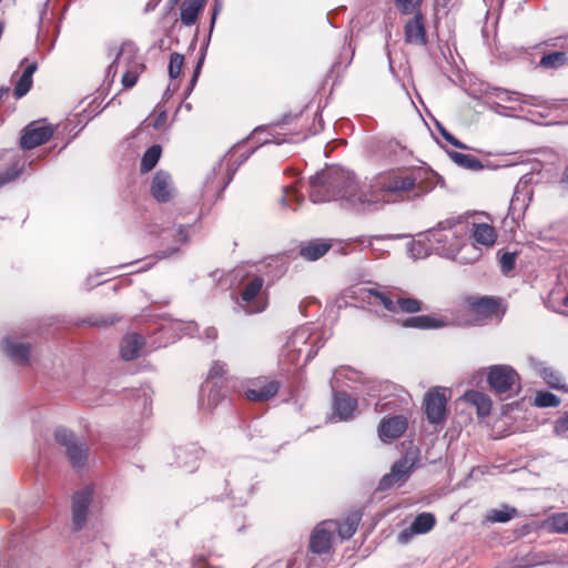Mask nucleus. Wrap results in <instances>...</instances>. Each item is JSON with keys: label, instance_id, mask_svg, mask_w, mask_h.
<instances>
[{"label": "nucleus", "instance_id": "37998d69", "mask_svg": "<svg viewBox=\"0 0 568 568\" xmlns=\"http://www.w3.org/2000/svg\"><path fill=\"white\" fill-rule=\"evenodd\" d=\"M184 57L180 53H172L169 63V74L172 79H176L182 70Z\"/></svg>", "mask_w": 568, "mask_h": 568}, {"label": "nucleus", "instance_id": "8fccbe9b", "mask_svg": "<svg viewBox=\"0 0 568 568\" xmlns=\"http://www.w3.org/2000/svg\"><path fill=\"white\" fill-rule=\"evenodd\" d=\"M372 293L381 302V304H383V306L387 311L393 312V313L397 312V300L393 301L390 297H388L387 295L379 293V292H372Z\"/></svg>", "mask_w": 568, "mask_h": 568}, {"label": "nucleus", "instance_id": "f8f14e48", "mask_svg": "<svg viewBox=\"0 0 568 568\" xmlns=\"http://www.w3.org/2000/svg\"><path fill=\"white\" fill-rule=\"evenodd\" d=\"M172 454V465L186 473H193L203 456V449L196 443H190L174 447Z\"/></svg>", "mask_w": 568, "mask_h": 568}, {"label": "nucleus", "instance_id": "2eb2a0df", "mask_svg": "<svg viewBox=\"0 0 568 568\" xmlns=\"http://www.w3.org/2000/svg\"><path fill=\"white\" fill-rule=\"evenodd\" d=\"M53 134V129L42 122H32L24 130L21 136L23 149H34L47 142Z\"/></svg>", "mask_w": 568, "mask_h": 568}, {"label": "nucleus", "instance_id": "5701e85b", "mask_svg": "<svg viewBox=\"0 0 568 568\" xmlns=\"http://www.w3.org/2000/svg\"><path fill=\"white\" fill-rule=\"evenodd\" d=\"M417 463V457H409L406 455L392 465L389 473L398 480V483H404L410 477Z\"/></svg>", "mask_w": 568, "mask_h": 568}, {"label": "nucleus", "instance_id": "412c9836", "mask_svg": "<svg viewBox=\"0 0 568 568\" xmlns=\"http://www.w3.org/2000/svg\"><path fill=\"white\" fill-rule=\"evenodd\" d=\"M464 399L468 404L474 405L476 407L477 414L481 418L487 417L491 412V404H493L491 399L485 393H481V392L475 390V389H470L464 394Z\"/></svg>", "mask_w": 568, "mask_h": 568}, {"label": "nucleus", "instance_id": "dca6fc26", "mask_svg": "<svg viewBox=\"0 0 568 568\" xmlns=\"http://www.w3.org/2000/svg\"><path fill=\"white\" fill-rule=\"evenodd\" d=\"M408 420L403 415L384 417L378 425V436L384 443H390L400 437L407 429Z\"/></svg>", "mask_w": 568, "mask_h": 568}, {"label": "nucleus", "instance_id": "e433bc0d", "mask_svg": "<svg viewBox=\"0 0 568 568\" xmlns=\"http://www.w3.org/2000/svg\"><path fill=\"white\" fill-rule=\"evenodd\" d=\"M567 61H568V58L565 52H552V53L545 54L540 59L539 64H540V67H542L545 69H557V68L565 65L567 63Z\"/></svg>", "mask_w": 568, "mask_h": 568}, {"label": "nucleus", "instance_id": "338daca9", "mask_svg": "<svg viewBox=\"0 0 568 568\" xmlns=\"http://www.w3.org/2000/svg\"><path fill=\"white\" fill-rule=\"evenodd\" d=\"M8 92V89H1L0 90V98L2 97L3 93H7Z\"/></svg>", "mask_w": 568, "mask_h": 568}, {"label": "nucleus", "instance_id": "f704fd0d", "mask_svg": "<svg viewBox=\"0 0 568 568\" xmlns=\"http://www.w3.org/2000/svg\"><path fill=\"white\" fill-rule=\"evenodd\" d=\"M561 403L560 398L551 392L540 390L536 393L534 405L540 408L557 407Z\"/></svg>", "mask_w": 568, "mask_h": 568}, {"label": "nucleus", "instance_id": "1a4fd4ad", "mask_svg": "<svg viewBox=\"0 0 568 568\" xmlns=\"http://www.w3.org/2000/svg\"><path fill=\"white\" fill-rule=\"evenodd\" d=\"M93 496L94 489L92 486H85L73 493L71 498V525L73 531H80L87 526Z\"/></svg>", "mask_w": 568, "mask_h": 568}, {"label": "nucleus", "instance_id": "ddd939ff", "mask_svg": "<svg viewBox=\"0 0 568 568\" xmlns=\"http://www.w3.org/2000/svg\"><path fill=\"white\" fill-rule=\"evenodd\" d=\"M316 341H318V337L313 336L307 327H298L288 337L285 349L287 354L316 355L318 352V348H315Z\"/></svg>", "mask_w": 568, "mask_h": 568}, {"label": "nucleus", "instance_id": "c9c22d12", "mask_svg": "<svg viewBox=\"0 0 568 568\" xmlns=\"http://www.w3.org/2000/svg\"><path fill=\"white\" fill-rule=\"evenodd\" d=\"M161 156V146L160 145H152L149 148L142 160H141V170L143 172L151 171L158 163L159 159Z\"/></svg>", "mask_w": 568, "mask_h": 568}, {"label": "nucleus", "instance_id": "423d86ee", "mask_svg": "<svg viewBox=\"0 0 568 568\" xmlns=\"http://www.w3.org/2000/svg\"><path fill=\"white\" fill-rule=\"evenodd\" d=\"M336 520H323L311 531L308 551L315 556H332L336 535Z\"/></svg>", "mask_w": 568, "mask_h": 568}, {"label": "nucleus", "instance_id": "cd10ccee", "mask_svg": "<svg viewBox=\"0 0 568 568\" xmlns=\"http://www.w3.org/2000/svg\"><path fill=\"white\" fill-rule=\"evenodd\" d=\"M145 338L138 333L126 334L121 342L120 355H136L143 349Z\"/></svg>", "mask_w": 568, "mask_h": 568}, {"label": "nucleus", "instance_id": "20e7f679", "mask_svg": "<svg viewBox=\"0 0 568 568\" xmlns=\"http://www.w3.org/2000/svg\"><path fill=\"white\" fill-rule=\"evenodd\" d=\"M253 477L254 471L251 467V463H245V465L242 466L236 465L229 473V476L225 479L227 496L234 500L236 505H243L246 503V499L253 488Z\"/></svg>", "mask_w": 568, "mask_h": 568}, {"label": "nucleus", "instance_id": "a18cd8bd", "mask_svg": "<svg viewBox=\"0 0 568 568\" xmlns=\"http://www.w3.org/2000/svg\"><path fill=\"white\" fill-rule=\"evenodd\" d=\"M554 531L559 534H568V514L562 513L555 515L551 519Z\"/></svg>", "mask_w": 568, "mask_h": 568}, {"label": "nucleus", "instance_id": "a878e982", "mask_svg": "<svg viewBox=\"0 0 568 568\" xmlns=\"http://www.w3.org/2000/svg\"><path fill=\"white\" fill-rule=\"evenodd\" d=\"M331 247L332 244L328 241H313L301 248V255L308 261H316L324 256Z\"/></svg>", "mask_w": 568, "mask_h": 568}, {"label": "nucleus", "instance_id": "c03bdc74", "mask_svg": "<svg viewBox=\"0 0 568 568\" xmlns=\"http://www.w3.org/2000/svg\"><path fill=\"white\" fill-rule=\"evenodd\" d=\"M554 434L561 438H568V410L555 420Z\"/></svg>", "mask_w": 568, "mask_h": 568}, {"label": "nucleus", "instance_id": "49530a36", "mask_svg": "<svg viewBox=\"0 0 568 568\" xmlns=\"http://www.w3.org/2000/svg\"><path fill=\"white\" fill-rule=\"evenodd\" d=\"M293 201H296L297 203L303 201V195L298 192L296 184L285 186L284 195L282 197V202L284 204H288Z\"/></svg>", "mask_w": 568, "mask_h": 568}, {"label": "nucleus", "instance_id": "052dcab7", "mask_svg": "<svg viewBox=\"0 0 568 568\" xmlns=\"http://www.w3.org/2000/svg\"><path fill=\"white\" fill-rule=\"evenodd\" d=\"M204 334H205V337L211 341H214L217 337V331L215 327L205 328Z\"/></svg>", "mask_w": 568, "mask_h": 568}, {"label": "nucleus", "instance_id": "f03ea898", "mask_svg": "<svg viewBox=\"0 0 568 568\" xmlns=\"http://www.w3.org/2000/svg\"><path fill=\"white\" fill-rule=\"evenodd\" d=\"M425 239L434 253L463 264L474 263L481 256V250L468 242L464 223H439L425 233Z\"/></svg>", "mask_w": 568, "mask_h": 568}, {"label": "nucleus", "instance_id": "4d7b16f0", "mask_svg": "<svg viewBox=\"0 0 568 568\" xmlns=\"http://www.w3.org/2000/svg\"><path fill=\"white\" fill-rule=\"evenodd\" d=\"M176 240L175 242L179 244H183L187 240V230L184 226H179L178 229L173 230Z\"/></svg>", "mask_w": 568, "mask_h": 568}, {"label": "nucleus", "instance_id": "bf43d9fd", "mask_svg": "<svg viewBox=\"0 0 568 568\" xmlns=\"http://www.w3.org/2000/svg\"><path fill=\"white\" fill-rule=\"evenodd\" d=\"M559 184L562 190L568 191V164L566 165V168L562 172Z\"/></svg>", "mask_w": 568, "mask_h": 568}, {"label": "nucleus", "instance_id": "e2e57ef3", "mask_svg": "<svg viewBox=\"0 0 568 568\" xmlns=\"http://www.w3.org/2000/svg\"><path fill=\"white\" fill-rule=\"evenodd\" d=\"M235 153H236L235 149L231 150V152L225 156L224 161L231 162L232 158L235 155Z\"/></svg>", "mask_w": 568, "mask_h": 568}, {"label": "nucleus", "instance_id": "9b49d317", "mask_svg": "<svg viewBox=\"0 0 568 568\" xmlns=\"http://www.w3.org/2000/svg\"><path fill=\"white\" fill-rule=\"evenodd\" d=\"M519 382L518 373L508 365H493L487 372L489 389L496 395H503L513 390Z\"/></svg>", "mask_w": 568, "mask_h": 568}, {"label": "nucleus", "instance_id": "69168bd1", "mask_svg": "<svg viewBox=\"0 0 568 568\" xmlns=\"http://www.w3.org/2000/svg\"><path fill=\"white\" fill-rule=\"evenodd\" d=\"M163 118H164V114H161L160 119H158V121L155 122V126L160 125V122L163 120Z\"/></svg>", "mask_w": 568, "mask_h": 568}, {"label": "nucleus", "instance_id": "6e6552de", "mask_svg": "<svg viewBox=\"0 0 568 568\" xmlns=\"http://www.w3.org/2000/svg\"><path fill=\"white\" fill-rule=\"evenodd\" d=\"M465 303L476 325L485 324L491 320L500 322L504 315V311L500 310L499 303L494 297L470 296L465 300Z\"/></svg>", "mask_w": 568, "mask_h": 568}, {"label": "nucleus", "instance_id": "0eeeda50", "mask_svg": "<svg viewBox=\"0 0 568 568\" xmlns=\"http://www.w3.org/2000/svg\"><path fill=\"white\" fill-rule=\"evenodd\" d=\"M152 394L153 392L149 386H142L140 388H131L124 390V397L128 405L133 414L134 423L139 425L135 428L138 434L142 433L141 422L149 418L152 410Z\"/></svg>", "mask_w": 568, "mask_h": 568}, {"label": "nucleus", "instance_id": "7ed1b4c3", "mask_svg": "<svg viewBox=\"0 0 568 568\" xmlns=\"http://www.w3.org/2000/svg\"><path fill=\"white\" fill-rule=\"evenodd\" d=\"M145 69L142 57L140 55L138 48L132 42H124L114 61L108 69V77L112 78L119 72H122V85L125 89H130L135 85L139 77Z\"/></svg>", "mask_w": 568, "mask_h": 568}, {"label": "nucleus", "instance_id": "4be33fe9", "mask_svg": "<svg viewBox=\"0 0 568 568\" xmlns=\"http://www.w3.org/2000/svg\"><path fill=\"white\" fill-rule=\"evenodd\" d=\"M473 237L477 245L491 247L496 243L497 232L490 224L476 223L473 226Z\"/></svg>", "mask_w": 568, "mask_h": 568}, {"label": "nucleus", "instance_id": "603ef678", "mask_svg": "<svg viewBox=\"0 0 568 568\" xmlns=\"http://www.w3.org/2000/svg\"><path fill=\"white\" fill-rule=\"evenodd\" d=\"M398 484V480L390 473L384 475L377 486V490L385 491Z\"/></svg>", "mask_w": 568, "mask_h": 568}, {"label": "nucleus", "instance_id": "bb28decb", "mask_svg": "<svg viewBox=\"0 0 568 568\" xmlns=\"http://www.w3.org/2000/svg\"><path fill=\"white\" fill-rule=\"evenodd\" d=\"M403 326L413 327L419 329H430L444 326V322L437 317L429 315H418L406 318L403 322Z\"/></svg>", "mask_w": 568, "mask_h": 568}, {"label": "nucleus", "instance_id": "473e14b6", "mask_svg": "<svg viewBox=\"0 0 568 568\" xmlns=\"http://www.w3.org/2000/svg\"><path fill=\"white\" fill-rule=\"evenodd\" d=\"M2 351L9 355H28L31 352V345L12 337H6L2 342Z\"/></svg>", "mask_w": 568, "mask_h": 568}, {"label": "nucleus", "instance_id": "393cba45", "mask_svg": "<svg viewBox=\"0 0 568 568\" xmlns=\"http://www.w3.org/2000/svg\"><path fill=\"white\" fill-rule=\"evenodd\" d=\"M205 0H184L181 6V21L184 26H193L203 9Z\"/></svg>", "mask_w": 568, "mask_h": 568}, {"label": "nucleus", "instance_id": "f257e3e1", "mask_svg": "<svg viewBox=\"0 0 568 568\" xmlns=\"http://www.w3.org/2000/svg\"><path fill=\"white\" fill-rule=\"evenodd\" d=\"M415 182L410 174L402 171L382 172L364 185L349 172L320 173L311 179L310 199L313 203L344 200L358 212H371L403 200Z\"/></svg>", "mask_w": 568, "mask_h": 568}, {"label": "nucleus", "instance_id": "a19ab883", "mask_svg": "<svg viewBox=\"0 0 568 568\" xmlns=\"http://www.w3.org/2000/svg\"><path fill=\"white\" fill-rule=\"evenodd\" d=\"M422 310L420 301L412 297H398L397 298V312L404 313H417Z\"/></svg>", "mask_w": 568, "mask_h": 568}, {"label": "nucleus", "instance_id": "680f3d73", "mask_svg": "<svg viewBox=\"0 0 568 568\" xmlns=\"http://www.w3.org/2000/svg\"><path fill=\"white\" fill-rule=\"evenodd\" d=\"M195 566L197 568H220V567H213L211 565H209L206 562V559L204 557H199L196 560H195Z\"/></svg>", "mask_w": 568, "mask_h": 568}, {"label": "nucleus", "instance_id": "13d9d810", "mask_svg": "<svg viewBox=\"0 0 568 568\" xmlns=\"http://www.w3.org/2000/svg\"><path fill=\"white\" fill-rule=\"evenodd\" d=\"M33 357H12L13 364L18 367H27L32 365Z\"/></svg>", "mask_w": 568, "mask_h": 568}, {"label": "nucleus", "instance_id": "c85d7f7f", "mask_svg": "<svg viewBox=\"0 0 568 568\" xmlns=\"http://www.w3.org/2000/svg\"><path fill=\"white\" fill-rule=\"evenodd\" d=\"M36 70H37L36 62H31L24 68L23 72L14 88V95L17 98H22L23 95H26L29 92V90L31 89V85H32V77H33V73L36 72Z\"/></svg>", "mask_w": 568, "mask_h": 568}, {"label": "nucleus", "instance_id": "aec40b11", "mask_svg": "<svg viewBox=\"0 0 568 568\" xmlns=\"http://www.w3.org/2000/svg\"><path fill=\"white\" fill-rule=\"evenodd\" d=\"M151 192L159 202L169 201L173 192L171 176L163 171L158 172L153 178Z\"/></svg>", "mask_w": 568, "mask_h": 568}, {"label": "nucleus", "instance_id": "79ce46f5", "mask_svg": "<svg viewBox=\"0 0 568 568\" xmlns=\"http://www.w3.org/2000/svg\"><path fill=\"white\" fill-rule=\"evenodd\" d=\"M450 156L454 160V162H456L457 164H459L464 168H467V169L481 168L480 162L476 158H474L469 154L455 152V153H452Z\"/></svg>", "mask_w": 568, "mask_h": 568}, {"label": "nucleus", "instance_id": "b1692460", "mask_svg": "<svg viewBox=\"0 0 568 568\" xmlns=\"http://www.w3.org/2000/svg\"><path fill=\"white\" fill-rule=\"evenodd\" d=\"M531 189L527 182H519L514 191L510 200L509 211L515 213L517 211H524L528 206V202L531 200Z\"/></svg>", "mask_w": 568, "mask_h": 568}, {"label": "nucleus", "instance_id": "72a5a7b5", "mask_svg": "<svg viewBox=\"0 0 568 568\" xmlns=\"http://www.w3.org/2000/svg\"><path fill=\"white\" fill-rule=\"evenodd\" d=\"M409 254L414 258H424L428 256L433 251L429 246L428 241L425 239V234L416 241H413L408 247Z\"/></svg>", "mask_w": 568, "mask_h": 568}, {"label": "nucleus", "instance_id": "3c124183", "mask_svg": "<svg viewBox=\"0 0 568 568\" xmlns=\"http://www.w3.org/2000/svg\"><path fill=\"white\" fill-rule=\"evenodd\" d=\"M422 0H396V4L403 13H412L419 7Z\"/></svg>", "mask_w": 568, "mask_h": 568}, {"label": "nucleus", "instance_id": "c756f323", "mask_svg": "<svg viewBox=\"0 0 568 568\" xmlns=\"http://www.w3.org/2000/svg\"><path fill=\"white\" fill-rule=\"evenodd\" d=\"M436 524L435 516L432 513L418 514L410 524L409 530L412 534H426L430 531Z\"/></svg>", "mask_w": 568, "mask_h": 568}, {"label": "nucleus", "instance_id": "0e129e2a", "mask_svg": "<svg viewBox=\"0 0 568 568\" xmlns=\"http://www.w3.org/2000/svg\"><path fill=\"white\" fill-rule=\"evenodd\" d=\"M407 535H408V532L406 530H404V531L400 532V538L402 539H406Z\"/></svg>", "mask_w": 568, "mask_h": 568}, {"label": "nucleus", "instance_id": "9d476101", "mask_svg": "<svg viewBox=\"0 0 568 568\" xmlns=\"http://www.w3.org/2000/svg\"><path fill=\"white\" fill-rule=\"evenodd\" d=\"M446 388L432 387L424 397V412L429 424L443 425L447 418Z\"/></svg>", "mask_w": 568, "mask_h": 568}, {"label": "nucleus", "instance_id": "864d4df0", "mask_svg": "<svg viewBox=\"0 0 568 568\" xmlns=\"http://www.w3.org/2000/svg\"><path fill=\"white\" fill-rule=\"evenodd\" d=\"M138 359H141V357H131V356L121 357L120 368L133 374L134 372H132L131 369L136 366L135 362ZM142 359H144V357H142Z\"/></svg>", "mask_w": 568, "mask_h": 568}, {"label": "nucleus", "instance_id": "de8ad7c7", "mask_svg": "<svg viewBox=\"0 0 568 568\" xmlns=\"http://www.w3.org/2000/svg\"><path fill=\"white\" fill-rule=\"evenodd\" d=\"M21 170L18 166V163L13 164L11 168H9L4 173L0 174V187L4 184L16 180Z\"/></svg>", "mask_w": 568, "mask_h": 568}, {"label": "nucleus", "instance_id": "4468645a", "mask_svg": "<svg viewBox=\"0 0 568 568\" xmlns=\"http://www.w3.org/2000/svg\"><path fill=\"white\" fill-rule=\"evenodd\" d=\"M280 389V383L265 376L253 378L244 390L245 398L251 402H266L273 398Z\"/></svg>", "mask_w": 568, "mask_h": 568}, {"label": "nucleus", "instance_id": "5fc2aeb1", "mask_svg": "<svg viewBox=\"0 0 568 568\" xmlns=\"http://www.w3.org/2000/svg\"><path fill=\"white\" fill-rule=\"evenodd\" d=\"M442 136L452 145L458 149H466V146L458 141L454 135L447 132L445 129H440Z\"/></svg>", "mask_w": 568, "mask_h": 568}, {"label": "nucleus", "instance_id": "2f4dec72", "mask_svg": "<svg viewBox=\"0 0 568 568\" xmlns=\"http://www.w3.org/2000/svg\"><path fill=\"white\" fill-rule=\"evenodd\" d=\"M206 405L211 413H213V410L216 409L220 405L229 407L230 400L226 397V392L219 385H212V388L210 389L207 395Z\"/></svg>", "mask_w": 568, "mask_h": 568}, {"label": "nucleus", "instance_id": "6e6d98bb", "mask_svg": "<svg viewBox=\"0 0 568 568\" xmlns=\"http://www.w3.org/2000/svg\"><path fill=\"white\" fill-rule=\"evenodd\" d=\"M442 136L452 145L458 149H466V146L458 141L454 135L447 132L445 129H440Z\"/></svg>", "mask_w": 568, "mask_h": 568}, {"label": "nucleus", "instance_id": "6ab92c4d", "mask_svg": "<svg viewBox=\"0 0 568 568\" xmlns=\"http://www.w3.org/2000/svg\"><path fill=\"white\" fill-rule=\"evenodd\" d=\"M264 281L262 277H254L244 287L242 301L246 304L247 313H257L265 308V304L257 302Z\"/></svg>", "mask_w": 568, "mask_h": 568}, {"label": "nucleus", "instance_id": "ea45409f", "mask_svg": "<svg viewBox=\"0 0 568 568\" xmlns=\"http://www.w3.org/2000/svg\"><path fill=\"white\" fill-rule=\"evenodd\" d=\"M358 519L347 518L344 523L336 521V534L341 537V539L346 540L354 536L357 529Z\"/></svg>", "mask_w": 568, "mask_h": 568}, {"label": "nucleus", "instance_id": "a211bd4d", "mask_svg": "<svg viewBox=\"0 0 568 568\" xmlns=\"http://www.w3.org/2000/svg\"><path fill=\"white\" fill-rule=\"evenodd\" d=\"M357 407V400L353 398L351 395H348L345 392H336L334 394V403H333V409L334 415L333 419L335 422L337 420H348L353 418L354 412Z\"/></svg>", "mask_w": 568, "mask_h": 568}, {"label": "nucleus", "instance_id": "09e8293b", "mask_svg": "<svg viewBox=\"0 0 568 568\" xmlns=\"http://www.w3.org/2000/svg\"><path fill=\"white\" fill-rule=\"evenodd\" d=\"M516 263V254L506 252L500 257V267L504 273L510 272Z\"/></svg>", "mask_w": 568, "mask_h": 568}, {"label": "nucleus", "instance_id": "f3484780", "mask_svg": "<svg viewBox=\"0 0 568 568\" xmlns=\"http://www.w3.org/2000/svg\"><path fill=\"white\" fill-rule=\"evenodd\" d=\"M405 42L416 47L427 43L425 20L422 13H416L404 27Z\"/></svg>", "mask_w": 568, "mask_h": 568}, {"label": "nucleus", "instance_id": "774afa93", "mask_svg": "<svg viewBox=\"0 0 568 568\" xmlns=\"http://www.w3.org/2000/svg\"><path fill=\"white\" fill-rule=\"evenodd\" d=\"M8 92V89H1L0 90V98L2 97L3 93H7Z\"/></svg>", "mask_w": 568, "mask_h": 568}, {"label": "nucleus", "instance_id": "7c9ffc66", "mask_svg": "<svg viewBox=\"0 0 568 568\" xmlns=\"http://www.w3.org/2000/svg\"><path fill=\"white\" fill-rule=\"evenodd\" d=\"M540 376L549 387L568 393V385L562 383L560 373L552 367L540 368Z\"/></svg>", "mask_w": 568, "mask_h": 568}, {"label": "nucleus", "instance_id": "4c0bfd02", "mask_svg": "<svg viewBox=\"0 0 568 568\" xmlns=\"http://www.w3.org/2000/svg\"><path fill=\"white\" fill-rule=\"evenodd\" d=\"M517 514V509L509 506H504L500 509H491L487 515V519L491 523H507L513 519Z\"/></svg>", "mask_w": 568, "mask_h": 568}, {"label": "nucleus", "instance_id": "58836bf2", "mask_svg": "<svg viewBox=\"0 0 568 568\" xmlns=\"http://www.w3.org/2000/svg\"><path fill=\"white\" fill-rule=\"evenodd\" d=\"M226 373V365L223 362H214L207 373L206 384L217 386L219 383L225 377Z\"/></svg>", "mask_w": 568, "mask_h": 568}, {"label": "nucleus", "instance_id": "39448f33", "mask_svg": "<svg viewBox=\"0 0 568 568\" xmlns=\"http://www.w3.org/2000/svg\"><path fill=\"white\" fill-rule=\"evenodd\" d=\"M54 438L59 445L65 448L67 456L74 468L80 469L85 466L89 449L82 438L65 427H58L54 430Z\"/></svg>", "mask_w": 568, "mask_h": 568}]
</instances>
